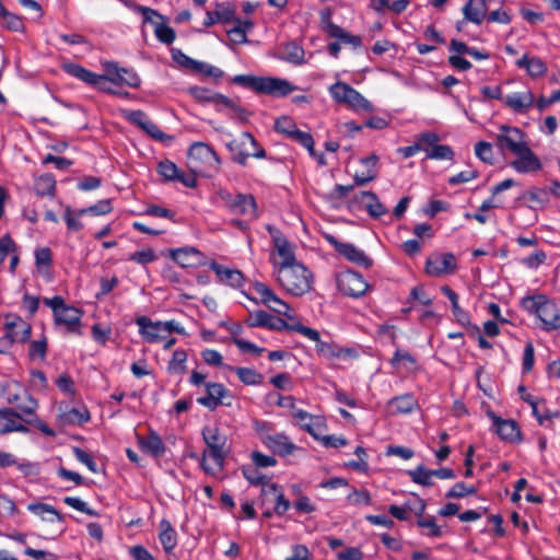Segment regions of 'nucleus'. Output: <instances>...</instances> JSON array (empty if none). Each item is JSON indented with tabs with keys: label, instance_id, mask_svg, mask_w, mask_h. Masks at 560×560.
<instances>
[{
	"label": "nucleus",
	"instance_id": "obj_11",
	"mask_svg": "<svg viewBox=\"0 0 560 560\" xmlns=\"http://www.w3.org/2000/svg\"><path fill=\"white\" fill-rule=\"evenodd\" d=\"M456 267V258L452 253L433 255L425 261V272L432 277L453 273Z\"/></svg>",
	"mask_w": 560,
	"mask_h": 560
},
{
	"label": "nucleus",
	"instance_id": "obj_15",
	"mask_svg": "<svg viewBox=\"0 0 560 560\" xmlns=\"http://www.w3.org/2000/svg\"><path fill=\"white\" fill-rule=\"evenodd\" d=\"M504 0H468L463 7V14L466 21L481 24L492 4L502 5Z\"/></svg>",
	"mask_w": 560,
	"mask_h": 560
},
{
	"label": "nucleus",
	"instance_id": "obj_40",
	"mask_svg": "<svg viewBox=\"0 0 560 560\" xmlns=\"http://www.w3.org/2000/svg\"><path fill=\"white\" fill-rule=\"evenodd\" d=\"M360 197L362 199H368L365 203L366 211L373 218H381L385 213H387V209L380 201L378 197L373 191H361Z\"/></svg>",
	"mask_w": 560,
	"mask_h": 560
},
{
	"label": "nucleus",
	"instance_id": "obj_19",
	"mask_svg": "<svg viewBox=\"0 0 560 560\" xmlns=\"http://www.w3.org/2000/svg\"><path fill=\"white\" fill-rule=\"evenodd\" d=\"M206 395L197 398V402L209 410H215L220 405L224 404L223 398L229 395V390L221 383H205Z\"/></svg>",
	"mask_w": 560,
	"mask_h": 560
},
{
	"label": "nucleus",
	"instance_id": "obj_12",
	"mask_svg": "<svg viewBox=\"0 0 560 560\" xmlns=\"http://www.w3.org/2000/svg\"><path fill=\"white\" fill-rule=\"evenodd\" d=\"M240 147L241 150L234 154V161L241 165H246L247 159L249 156L256 159H262L266 156L265 149L258 145V142L254 136L248 131H245L241 135Z\"/></svg>",
	"mask_w": 560,
	"mask_h": 560
},
{
	"label": "nucleus",
	"instance_id": "obj_47",
	"mask_svg": "<svg viewBox=\"0 0 560 560\" xmlns=\"http://www.w3.org/2000/svg\"><path fill=\"white\" fill-rule=\"evenodd\" d=\"M234 371L240 381L245 385H258L264 378L260 373L250 368H235Z\"/></svg>",
	"mask_w": 560,
	"mask_h": 560
},
{
	"label": "nucleus",
	"instance_id": "obj_24",
	"mask_svg": "<svg viewBox=\"0 0 560 560\" xmlns=\"http://www.w3.org/2000/svg\"><path fill=\"white\" fill-rule=\"evenodd\" d=\"M332 244L335 245L336 250L348 260L365 268L372 266V259L353 244L341 242H332Z\"/></svg>",
	"mask_w": 560,
	"mask_h": 560
},
{
	"label": "nucleus",
	"instance_id": "obj_26",
	"mask_svg": "<svg viewBox=\"0 0 560 560\" xmlns=\"http://www.w3.org/2000/svg\"><path fill=\"white\" fill-rule=\"evenodd\" d=\"M534 103L535 96L529 90L515 92L504 97V105L517 114L526 113Z\"/></svg>",
	"mask_w": 560,
	"mask_h": 560
},
{
	"label": "nucleus",
	"instance_id": "obj_25",
	"mask_svg": "<svg viewBox=\"0 0 560 560\" xmlns=\"http://www.w3.org/2000/svg\"><path fill=\"white\" fill-rule=\"evenodd\" d=\"M7 317V335L13 342H25L31 337V325L19 316Z\"/></svg>",
	"mask_w": 560,
	"mask_h": 560
},
{
	"label": "nucleus",
	"instance_id": "obj_18",
	"mask_svg": "<svg viewBox=\"0 0 560 560\" xmlns=\"http://www.w3.org/2000/svg\"><path fill=\"white\" fill-rule=\"evenodd\" d=\"M83 312L74 306H67L57 315L55 318V324L63 326L67 332L74 335H82L81 329V318Z\"/></svg>",
	"mask_w": 560,
	"mask_h": 560
},
{
	"label": "nucleus",
	"instance_id": "obj_13",
	"mask_svg": "<svg viewBox=\"0 0 560 560\" xmlns=\"http://www.w3.org/2000/svg\"><path fill=\"white\" fill-rule=\"evenodd\" d=\"M515 159L511 162V166L521 174L534 173L541 170L542 164L539 158L534 153L529 145H525L516 152Z\"/></svg>",
	"mask_w": 560,
	"mask_h": 560
},
{
	"label": "nucleus",
	"instance_id": "obj_46",
	"mask_svg": "<svg viewBox=\"0 0 560 560\" xmlns=\"http://www.w3.org/2000/svg\"><path fill=\"white\" fill-rule=\"evenodd\" d=\"M188 92L196 101L200 103H211L214 106L217 105V96H220V93L197 85L189 88Z\"/></svg>",
	"mask_w": 560,
	"mask_h": 560
},
{
	"label": "nucleus",
	"instance_id": "obj_20",
	"mask_svg": "<svg viewBox=\"0 0 560 560\" xmlns=\"http://www.w3.org/2000/svg\"><path fill=\"white\" fill-rule=\"evenodd\" d=\"M135 322L138 325L139 334L144 341L155 343L166 338L162 329V322H153L147 316H139Z\"/></svg>",
	"mask_w": 560,
	"mask_h": 560
},
{
	"label": "nucleus",
	"instance_id": "obj_59",
	"mask_svg": "<svg viewBox=\"0 0 560 560\" xmlns=\"http://www.w3.org/2000/svg\"><path fill=\"white\" fill-rule=\"evenodd\" d=\"M18 409L20 410L19 413L25 419L23 420V423H31L32 420L30 417L35 415L37 409V401L31 396H27L23 404L18 405Z\"/></svg>",
	"mask_w": 560,
	"mask_h": 560
},
{
	"label": "nucleus",
	"instance_id": "obj_39",
	"mask_svg": "<svg viewBox=\"0 0 560 560\" xmlns=\"http://www.w3.org/2000/svg\"><path fill=\"white\" fill-rule=\"evenodd\" d=\"M262 493L265 495L272 494L276 500V504L273 508L275 514L281 516L283 515L291 506V503L288 499L284 498L282 491H279V487L276 483H270L267 488H262Z\"/></svg>",
	"mask_w": 560,
	"mask_h": 560
},
{
	"label": "nucleus",
	"instance_id": "obj_52",
	"mask_svg": "<svg viewBox=\"0 0 560 560\" xmlns=\"http://www.w3.org/2000/svg\"><path fill=\"white\" fill-rule=\"evenodd\" d=\"M290 139L303 145L312 156L317 158L314 150V139L310 132L296 129Z\"/></svg>",
	"mask_w": 560,
	"mask_h": 560
},
{
	"label": "nucleus",
	"instance_id": "obj_36",
	"mask_svg": "<svg viewBox=\"0 0 560 560\" xmlns=\"http://www.w3.org/2000/svg\"><path fill=\"white\" fill-rule=\"evenodd\" d=\"M63 70L71 77L81 80L86 84H97L100 82V74L94 73L79 63L68 62L63 65Z\"/></svg>",
	"mask_w": 560,
	"mask_h": 560
},
{
	"label": "nucleus",
	"instance_id": "obj_50",
	"mask_svg": "<svg viewBox=\"0 0 560 560\" xmlns=\"http://www.w3.org/2000/svg\"><path fill=\"white\" fill-rule=\"evenodd\" d=\"M103 66L105 73L102 75L105 77L109 83L121 86V71L125 70V68L119 67L115 61H106Z\"/></svg>",
	"mask_w": 560,
	"mask_h": 560
},
{
	"label": "nucleus",
	"instance_id": "obj_7",
	"mask_svg": "<svg viewBox=\"0 0 560 560\" xmlns=\"http://www.w3.org/2000/svg\"><path fill=\"white\" fill-rule=\"evenodd\" d=\"M499 132L495 135L497 147L502 153L520 152L522 148L527 145L526 135L518 128L508 125H500Z\"/></svg>",
	"mask_w": 560,
	"mask_h": 560
},
{
	"label": "nucleus",
	"instance_id": "obj_31",
	"mask_svg": "<svg viewBox=\"0 0 560 560\" xmlns=\"http://www.w3.org/2000/svg\"><path fill=\"white\" fill-rule=\"evenodd\" d=\"M27 510L37 515L44 522L54 523L55 521L59 523L65 522V515L59 513L52 505L42 502L31 503L27 505Z\"/></svg>",
	"mask_w": 560,
	"mask_h": 560
},
{
	"label": "nucleus",
	"instance_id": "obj_23",
	"mask_svg": "<svg viewBox=\"0 0 560 560\" xmlns=\"http://www.w3.org/2000/svg\"><path fill=\"white\" fill-rule=\"evenodd\" d=\"M138 445L142 452L153 458H161L166 452V446L155 431H150L147 436L138 435Z\"/></svg>",
	"mask_w": 560,
	"mask_h": 560
},
{
	"label": "nucleus",
	"instance_id": "obj_49",
	"mask_svg": "<svg viewBox=\"0 0 560 560\" xmlns=\"http://www.w3.org/2000/svg\"><path fill=\"white\" fill-rule=\"evenodd\" d=\"M409 477L415 483L430 487L433 485L432 471L427 469L423 465H419L416 469L408 471Z\"/></svg>",
	"mask_w": 560,
	"mask_h": 560
},
{
	"label": "nucleus",
	"instance_id": "obj_33",
	"mask_svg": "<svg viewBox=\"0 0 560 560\" xmlns=\"http://www.w3.org/2000/svg\"><path fill=\"white\" fill-rule=\"evenodd\" d=\"M515 63L520 69H525L532 78L542 77L547 72V65L539 57L524 55Z\"/></svg>",
	"mask_w": 560,
	"mask_h": 560
},
{
	"label": "nucleus",
	"instance_id": "obj_14",
	"mask_svg": "<svg viewBox=\"0 0 560 560\" xmlns=\"http://www.w3.org/2000/svg\"><path fill=\"white\" fill-rule=\"evenodd\" d=\"M245 323L248 327H264L277 331L289 330L290 326L281 317L273 316L261 310L249 313Z\"/></svg>",
	"mask_w": 560,
	"mask_h": 560
},
{
	"label": "nucleus",
	"instance_id": "obj_35",
	"mask_svg": "<svg viewBox=\"0 0 560 560\" xmlns=\"http://www.w3.org/2000/svg\"><path fill=\"white\" fill-rule=\"evenodd\" d=\"M325 32L334 38H338L341 43L351 45L354 48H358L361 46L362 40L360 36L352 35L348 32H346L342 27L339 25L332 23L331 21H328L325 25Z\"/></svg>",
	"mask_w": 560,
	"mask_h": 560
},
{
	"label": "nucleus",
	"instance_id": "obj_64",
	"mask_svg": "<svg viewBox=\"0 0 560 560\" xmlns=\"http://www.w3.org/2000/svg\"><path fill=\"white\" fill-rule=\"evenodd\" d=\"M156 258L158 257H156L154 250L152 248H147V249H142V250L132 253L128 259L131 261H135L137 264L145 266V265L154 261Z\"/></svg>",
	"mask_w": 560,
	"mask_h": 560
},
{
	"label": "nucleus",
	"instance_id": "obj_62",
	"mask_svg": "<svg viewBox=\"0 0 560 560\" xmlns=\"http://www.w3.org/2000/svg\"><path fill=\"white\" fill-rule=\"evenodd\" d=\"M63 502L68 505V506H71L73 509H75L77 511H80L82 513H85L90 516H97L98 513L89 508L86 502L82 501L80 498H77V497H66L63 498Z\"/></svg>",
	"mask_w": 560,
	"mask_h": 560
},
{
	"label": "nucleus",
	"instance_id": "obj_8",
	"mask_svg": "<svg viewBox=\"0 0 560 560\" xmlns=\"http://www.w3.org/2000/svg\"><path fill=\"white\" fill-rule=\"evenodd\" d=\"M220 199L230 212L244 215L248 219H255L257 215V206L254 197L246 194L232 195L226 190L219 191Z\"/></svg>",
	"mask_w": 560,
	"mask_h": 560
},
{
	"label": "nucleus",
	"instance_id": "obj_37",
	"mask_svg": "<svg viewBox=\"0 0 560 560\" xmlns=\"http://www.w3.org/2000/svg\"><path fill=\"white\" fill-rule=\"evenodd\" d=\"M199 256L200 252L195 247H182L171 250V258L184 268L194 266Z\"/></svg>",
	"mask_w": 560,
	"mask_h": 560
},
{
	"label": "nucleus",
	"instance_id": "obj_60",
	"mask_svg": "<svg viewBox=\"0 0 560 560\" xmlns=\"http://www.w3.org/2000/svg\"><path fill=\"white\" fill-rule=\"evenodd\" d=\"M143 130L148 136H150L152 139L156 141L164 142L166 140H171L172 137L163 132L159 126L153 122L150 118L141 129Z\"/></svg>",
	"mask_w": 560,
	"mask_h": 560
},
{
	"label": "nucleus",
	"instance_id": "obj_42",
	"mask_svg": "<svg viewBox=\"0 0 560 560\" xmlns=\"http://www.w3.org/2000/svg\"><path fill=\"white\" fill-rule=\"evenodd\" d=\"M389 404L396 413H409L417 406L416 399L410 394L395 397L390 400Z\"/></svg>",
	"mask_w": 560,
	"mask_h": 560
},
{
	"label": "nucleus",
	"instance_id": "obj_41",
	"mask_svg": "<svg viewBox=\"0 0 560 560\" xmlns=\"http://www.w3.org/2000/svg\"><path fill=\"white\" fill-rule=\"evenodd\" d=\"M35 191L38 196H50L52 197L56 191V179L52 174H43L39 177L36 178L35 184Z\"/></svg>",
	"mask_w": 560,
	"mask_h": 560
},
{
	"label": "nucleus",
	"instance_id": "obj_34",
	"mask_svg": "<svg viewBox=\"0 0 560 560\" xmlns=\"http://www.w3.org/2000/svg\"><path fill=\"white\" fill-rule=\"evenodd\" d=\"M292 416L299 421L301 428L310 433L313 438H318L322 430V423L318 418L313 417L305 410L294 409Z\"/></svg>",
	"mask_w": 560,
	"mask_h": 560
},
{
	"label": "nucleus",
	"instance_id": "obj_29",
	"mask_svg": "<svg viewBox=\"0 0 560 560\" xmlns=\"http://www.w3.org/2000/svg\"><path fill=\"white\" fill-rule=\"evenodd\" d=\"M235 9L225 3H218L214 12L207 11L203 25L206 27L212 26L215 23L228 24L234 21Z\"/></svg>",
	"mask_w": 560,
	"mask_h": 560
},
{
	"label": "nucleus",
	"instance_id": "obj_22",
	"mask_svg": "<svg viewBox=\"0 0 560 560\" xmlns=\"http://www.w3.org/2000/svg\"><path fill=\"white\" fill-rule=\"evenodd\" d=\"M489 417L492 419L495 431L501 440L511 443L521 441V431L514 420L501 419L493 412H490Z\"/></svg>",
	"mask_w": 560,
	"mask_h": 560
},
{
	"label": "nucleus",
	"instance_id": "obj_6",
	"mask_svg": "<svg viewBox=\"0 0 560 560\" xmlns=\"http://www.w3.org/2000/svg\"><path fill=\"white\" fill-rule=\"evenodd\" d=\"M329 93L337 103L345 104L355 112L370 113L373 110L371 102L346 82L334 83L329 88Z\"/></svg>",
	"mask_w": 560,
	"mask_h": 560
},
{
	"label": "nucleus",
	"instance_id": "obj_27",
	"mask_svg": "<svg viewBox=\"0 0 560 560\" xmlns=\"http://www.w3.org/2000/svg\"><path fill=\"white\" fill-rule=\"evenodd\" d=\"M210 268L215 272L220 282L232 288H241L243 285L244 276L240 270L222 266L215 261H211Z\"/></svg>",
	"mask_w": 560,
	"mask_h": 560
},
{
	"label": "nucleus",
	"instance_id": "obj_38",
	"mask_svg": "<svg viewBox=\"0 0 560 560\" xmlns=\"http://www.w3.org/2000/svg\"><path fill=\"white\" fill-rule=\"evenodd\" d=\"M160 534L159 539L163 546V549L165 552H171L177 545V534L176 530L173 528L172 524L166 521L162 520L160 523Z\"/></svg>",
	"mask_w": 560,
	"mask_h": 560
},
{
	"label": "nucleus",
	"instance_id": "obj_56",
	"mask_svg": "<svg viewBox=\"0 0 560 560\" xmlns=\"http://www.w3.org/2000/svg\"><path fill=\"white\" fill-rule=\"evenodd\" d=\"M172 59L182 68L194 70L197 66V60L188 57L186 54H184L178 48H172L171 49Z\"/></svg>",
	"mask_w": 560,
	"mask_h": 560
},
{
	"label": "nucleus",
	"instance_id": "obj_3",
	"mask_svg": "<svg viewBox=\"0 0 560 560\" xmlns=\"http://www.w3.org/2000/svg\"><path fill=\"white\" fill-rule=\"evenodd\" d=\"M232 82L249 88L257 93H262L275 97L287 96L296 90V86L289 81L271 77L238 74L232 79Z\"/></svg>",
	"mask_w": 560,
	"mask_h": 560
},
{
	"label": "nucleus",
	"instance_id": "obj_5",
	"mask_svg": "<svg viewBox=\"0 0 560 560\" xmlns=\"http://www.w3.org/2000/svg\"><path fill=\"white\" fill-rule=\"evenodd\" d=\"M188 163L190 171L207 175L219 168L220 159L217 152L205 142H195L188 149Z\"/></svg>",
	"mask_w": 560,
	"mask_h": 560
},
{
	"label": "nucleus",
	"instance_id": "obj_48",
	"mask_svg": "<svg viewBox=\"0 0 560 560\" xmlns=\"http://www.w3.org/2000/svg\"><path fill=\"white\" fill-rule=\"evenodd\" d=\"M425 158L430 160H453L454 151L447 144H438L434 148H425Z\"/></svg>",
	"mask_w": 560,
	"mask_h": 560
},
{
	"label": "nucleus",
	"instance_id": "obj_53",
	"mask_svg": "<svg viewBox=\"0 0 560 560\" xmlns=\"http://www.w3.org/2000/svg\"><path fill=\"white\" fill-rule=\"evenodd\" d=\"M112 202L110 199H103L97 201L95 205L90 206L89 208L81 209L79 211V215L91 213L93 215H104L112 211Z\"/></svg>",
	"mask_w": 560,
	"mask_h": 560
},
{
	"label": "nucleus",
	"instance_id": "obj_30",
	"mask_svg": "<svg viewBox=\"0 0 560 560\" xmlns=\"http://www.w3.org/2000/svg\"><path fill=\"white\" fill-rule=\"evenodd\" d=\"M378 162V156L372 154L366 158L360 159V163L364 166V171L361 173H355L353 176L354 184L358 186H363L377 177L376 165Z\"/></svg>",
	"mask_w": 560,
	"mask_h": 560
},
{
	"label": "nucleus",
	"instance_id": "obj_10",
	"mask_svg": "<svg viewBox=\"0 0 560 560\" xmlns=\"http://www.w3.org/2000/svg\"><path fill=\"white\" fill-rule=\"evenodd\" d=\"M337 283L339 290L345 295L352 298L362 296L369 288V284L363 279V277L360 273L352 270H347L340 273L337 279Z\"/></svg>",
	"mask_w": 560,
	"mask_h": 560
},
{
	"label": "nucleus",
	"instance_id": "obj_58",
	"mask_svg": "<svg viewBox=\"0 0 560 560\" xmlns=\"http://www.w3.org/2000/svg\"><path fill=\"white\" fill-rule=\"evenodd\" d=\"M298 129L295 122L288 116L278 118L275 122V130L279 133H283L287 137H291Z\"/></svg>",
	"mask_w": 560,
	"mask_h": 560
},
{
	"label": "nucleus",
	"instance_id": "obj_61",
	"mask_svg": "<svg viewBox=\"0 0 560 560\" xmlns=\"http://www.w3.org/2000/svg\"><path fill=\"white\" fill-rule=\"evenodd\" d=\"M289 330H293V331L300 332L304 337H306L310 340L316 342V345H318L322 341L320 335H319V332L316 329L306 327V326H304L301 323L290 324Z\"/></svg>",
	"mask_w": 560,
	"mask_h": 560
},
{
	"label": "nucleus",
	"instance_id": "obj_1",
	"mask_svg": "<svg viewBox=\"0 0 560 560\" xmlns=\"http://www.w3.org/2000/svg\"><path fill=\"white\" fill-rule=\"evenodd\" d=\"M522 307L534 314L540 320V328L545 331L560 329V308L544 294L525 296Z\"/></svg>",
	"mask_w": 560,
	"mask_h": 560
},
{
	"label": "nucleus",
	"instance_id": "obj_43",
	"mask_svg": "<svg viewBox=\"0 0 560 560\" xmlns=\"http://www.w3.org/2000/svg\"><path fill=\"white\" fill-rule=\"evenodd\" d=\"M242 472L244 478L253 486L261 485L264 488H267L269 485L268 478L262 475L254 464L243 466Z\"/></svg>",
	"mask_w": 560,
	"mask_h": 560
},
{
	"label": "nucleus",
	"instance_id": "obj_17",
	"mask_svg": "<svg viewBox=\"0 0 560 560\" xmlns=\"http://www.w3.org/2000/svg\"><path fill=\"white\" fill-rule=\"evenodd\" d=\"M25 420L16 410L10 407L0 408V435L11 432H27Z\"/></svg>",
	"mask_w": 560,
	"mask_h": 560
},
{
	"label": "nucleus",
	"instance_id": "obj_54",
	"mask_svg": "<svg viewBox=\"0 0 560 560\" xmlns=\"http://www.w3.org/2000/svg\"><path fill=\"white\" fill-rule=\"evenodd\" d=\"M475 153L478 159H480L482 162L487 164H493L494 156H493V150L492 144L486 141H480L476 143L475 145Z\"/></svg>",
	"mask_w": 560,
	"mask_h": 560
},
{
	"label": "nucleus",
	"instance_id": "obj_55",
	"mask_svg": "<svg viewBox=\"0 0 560 560\" xmlns=\"http://www.w3.org/2000/svg\"><path fill=\"white\" fill-rule=\"evenodd\" d=\"M0 20L2 21V24L10 31L19 32L24 28V24L21 18L7 11L5 9L3 14H1Z\"/></svg>",
	"mask_w": 560,
	"mask_h": 560
},
{
	"label": "nucleus",
	"instance_id": "obj_16",
	"mask_svg": "<svg viewBox=\"0 0 560 560\" xmlns=\"http://www.w3.org/2000/svg\"><path fill=\"white\" fill-rule=\"evenodd\" d=\"M273 245L280 259L273 261L275 275L278 273V270H282L284 267H293V265L300 264L295 259L294 249L292 245L287 241V238L282 236H275Z\"/></svg>",
	"mask_w": 560,
	"mask_h": 560
},
{
	"label": "nucleus",
	"instance_id": "obj_28",
	"mask_svg": "<svg viewBox=\"0 0 560 560\" xmlns=\"http://www.w3.org/2000/svg\"><path fill=\"white\" fill-rule=\"evenodd\" d=\"M264 443L269 450L281 456L290 455L296 448V446L283 433L268 435L266 436Z\"/></svg>",
	"mask_w": 560,
	"mask_h": 560
},
{
	"label": "nucleus",
	"instance_id": "obj_4",
	"mask_svg": "<svg viewBox=\"0 0 560 560\" xmlns=\"http://www.w3.org/2000/svg\"><path fill=\"white\" fill-rule=\"evenodd\" d=\"M201 433L208 447V450L202 453L201 467L207 474H213V470L207 464L206 458L207 456H210L220 469L223 468L226 455V436L221 433L218 427H205Z\"/></svg>",
	"mask_w": 560,
	"mask_h": 560
},
{
	"label": "nucleus",
	"instance_id": "obj_32",
	"mask_svg": "<svg viewBox=\"0 0 560 560\" xmlns=\"http://www.w3.org/2000/svg\"><path fill=\"white\" fill-rule=\"evenodd\" d=\"M305 51L296 42H289L280 46L279 58L283 61L300 66L305 62Z\"/></svg>",
	"mask_w": 560,
	"mask_h": 560
},
{
	"label": "nucleus",
	"instance_id": "obj_45",
	"mask_svg": "<svg viewBox=\"0 0 560 560\" xmlns=\"http://www.w3.org/2000/svg\"><path fill=\"white\" fill-rule=\"evenodd\" d=\"M417 526L422 528V535L428 537H441L442 529L436 524L435 518L433 516L420 517L416 522Z\"/></svg>",
	"mask_w": 560,
	"mask_h": 560
},
{
	"label": "nucleus",
	"instance_id": "obj_51",
	"mask_svg": "<svg viewBox=\"0 0 560 560\" xmlns=\"http://www.w3.org/2000/svg\"><path fill=\"white\" fill-rule=\"evenodd\" d=\"M158 173L167 182H176L179 170L172 161L164 160L158 164Z\"/></svg>",
	"mask_w": 560,
	"mask_h": 560
},
{
	"label": "nucleus",
	"instance_id": "obj_57",
	"mask_svg": "<svg viewBox=\"0 0 560 560\" xmlns=\"http://www.w3.org/2000/svg\"><path fill=\"white\" fill-rule=\"evenodd\" d=\"M347 502L351 505H370L372 503V498L369 491L366 490H353L347 497Z\"/></svg>",
	"mask_w": 560,
	"mask_h": 560
},
{
	"label": "nucleus",
	"instance_id": "obj_9",
	"mask_svg": "<svg viewBox=\"0 0 560 560\" xmlns=\"http://www.w3.org/2000/svg\"><path fill=\"white\" fill-rule=\"evenodd\" d=\"M132 9L143 15L144 22L151 23L154 26V34L161 43L171 45L175 40V31L166 25L164 16L158 11L136 4Z\"/></svg>",
	"mask_w": 560,
	"mask_h": 560
},
{
	"label": "nucleus",
	"instance_id": "obj_2",
	"mask_svg": "<svg viewBox=\"0 0 560 560\" xmlns=\"http://www.w3.org/2000/svg\"><path fill=\"white\" fill-rule=\"evenodd\" d=\"M276 278L280 287L293 296H302L310 292L314 282L312 271L301 262L278 270Z\"/></svg>",
	"mask_w": 560,
	"mask_h": 560
},
{
	"label": "nucleus",
	"instance_id": "obj_44",
	"mask_svg": "<svg viewBox=\"0 0 560 560\" xmlns=\"http://www.w3.org/2000/svg\"><path fill=\"white\" fill-rule=\"evenodd\" d=\"M187 352L184 349H176L168 362L167 371L173 374H183L186 370Z\"/></svg>",
	"mask_w": 560,
	"mask_h": 560
},
{
	"label": "nucleus",
	"instance_id": "obj_21",
	"mask_svg": "<svg viewBox=\"0 0 560 560\" xmlns=\"http://www.w3.org/2000/svg\"><path fill=\"white\" fill-rule=\"evenodd\" d=\"M217 112H224L231 119H235L240 122H245L248 120L249 112L242 107L236 101L220 93V96H217Z\"/></svg>",
	"mask_w": 560,
	"mask_h": 560
},
{
	"label": "nucleus",
	"instance_id": "obj_63",
	"mask_svg": "<svg viewBox=\"0 0 560 560\" xmlns=\"http://www.w3.org/2000/svg\"><path fill=\"white\" fill-rule=\"evenodd\" d=\"M65 421L70 424H81L90 419L89 411L86 409L79 410L75 408H72L68 412L63 415Z\"/></svg>",
	"mask_w": 560,
	"mask_h": 560
}]
</instances>
